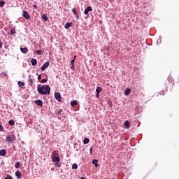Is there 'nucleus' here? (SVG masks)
<instances>
[{"label": "nucleus", "instance_id": "1", "mask_svg": "<svg viewBox=\"0 0 179 179\" xmlns=\"http://www.w3.org/2000/svg\"><path fill=\"white\" fill-rule=\"evenodd\" d=\"M38 93L39 94H50L51 93V88L50 85H38L37 87Z\"/></svg>", "mask_w": 179, "mask_h": 179}, {"label": "nucleus", "instance_id": "2", "mask_svg": "<svg viewBox=\"0 0 179 179\" xmlns=\"http://www.w3.org/2000/svg\"><path fill=\"white\" fill-rule=\"evenodd\" d=\"M6 141V142H10V143H13L16 141V136H15V134L7 135Z\"/></svg>", "mask_w": 179, "mask_h": 179}, {"label": "nucleus", "instance_id": "3", "mask_svg": "<svg viewBox=\"0 0 179 179\" xmlns=\"http://www.w3.org/2000/svg\"><path fill=\"white\" fill-rule=\"evenodd\" d=\"M22 16L25 19H27V20L30 19V14H29V13L26 10L22 11Z\"/></svg>", "mask_w": 179, "mask_h": 179}, {"label": "nucleus", "instance_id": "4", "mask_svg": "<svg viewBox=\"0 0 179 179\" xmlns=\"http://www.w3.org/2000/svg\"><path fill=\"white\" fill-rule=\"evenodd\" d=\"M52 160L53 162H57V163H59V161H60L61 159H59V157H57V155H53L52 156Z\"/></svg>", "mask_w": 179, "mask_h": 179}, {"label": "nucleus", "instance_id": "5", "mask_svg": "<svg viewBox=\"0 0 179 179\" xmlns=\"http://www.w3.org/2000/svg\"><path fill=\"white\" fill-rule=\"evenodd\" d=\"M50 66V62H46L42 66H41V71H45V69H47Z\"/></svg>", "mask_w": 179, "mask_h": 179}, {"label": "nucleus", "instance_id": "6", "mask_svg": "<svg viewBox=\"0 0 179 179\" xmlns=\"http://www.w3.org/2000/svg\"><path fill=\"white\" fill-rule=\"evenodd\" d=\"M55 97L57 101H61V94L59 92H55Z\"/></svg>", "mask_w": 179, "mask_h": 179}, {"label": "nucleus", "instance_id": "7", "mask_svg": "<svg viewBox=\"0 0 179 179\" xmlns=\"http://www.w3.org/2000/svg\"><path fill=\"white\" fill-rule=\"evenodd\" d=\"M92 6H88L84 11L85 15H89V12H92Z\"/></svg>", "mask_w": 179, "mask_h": 179}, {"label": "nucleus", "instance_id": "8", "mask_svg": "<svg viewBox=\"0 0 179 179\" xmlns=\"http://www.w3.org/2000/svg\"><path fill=\"white\" fill-rule=\"evenodd\" d=\"M15 176H16L17 178H18V179L22 178V172H20V171H16Z\"/></svg>", "mask_w": 179, "mask_h": 179}, {"label": "nucleus", "instance_id": "9", "mask_svg": "<svg viewBox=\"0 0 179 179\" xmlns=\"http://www.w3.org/2000/svg\"><path fill=\"white\" fill-rule=\"evenodd\" d=\"M20 50L22 52V54H27V51H29L27 48H20Z\"/></svg>", "mask_w": 179, "mask_h": 179}, {"label": "nucleus", "instance_id": "10", "mask_svg": "<svg viewBox=\"0 0 179 179\" xmlns=\"http://www.w3.org/2000/svg\"><path fill=\"white\" fill-rule=\"evenodd\" d=\"M69 27H72V22H67L64 25V28L66 29H69Z\"/></svg>", "mask_w": 179, "mask_h": 179}, {"label": "nucleus", "instance_id": "11", "mask_svg": "<svg viewBox=\"0 0 179 179\" xmlns=\"http://www.w3.org/2000/svg\"><path fill=\"white\" fill-rule=\"evenodd\" d=\"M35 103H36V104L37 106H40V107H41V106H43V101H42L41 100H40V99L36 100V101H35Z\"/></svg>", "mask_w": 179, "mask_h": 179}, {"label": "nucleus", "instance_id": "12", "mask_svg": "<svg viewBox=\"0 0 179 179\" xmlns=\"http://www.w3.org/2000/svg\"><path fill=\"white\" fill-rule=\"evenodd\" d=\"M31 64L34 66L35 65H37V59H31Z\"/></svg>", "mask_w": 179, "mask_h": 179}, {"label": "nucleus", "instance_id": "13", "mask_svg": "<svg viewBox=\"0 0 179 179\" xmlns=\"http://www.w3.org/2000/svg\"><path fill=\"white\" fill-rule=\"evenodd\" d=\"M71 106H72V107H75V106H78V101L76 100L71 101Z\"/></svg>", "mask_w": 179, "mask_h": 179}, {"label": "nucleus", "instance_id": "14", "mask_svg": "<svg viewBox=\"0 0 179 179\" xmlns=\"http://www.w3.org/2000/svg\"><path fill=\"white\" fill-rule=\"evenodd\" d=\"M97 163H99V161L97 159L92 160V164H94L95 167H99V164H97Z\"/></svg>", "mask_w": 179, "mask_h": 179}, {"label": "nucleus", "instance_id": "15", "mask_svg": "<svg viewBox=\"0 0 179 179\" xmlns=\"http://www.w3.org/2000/svg\"><path fill=\"white\" fill-rule=\"evenodd\" d=\"M6 150H0V156H6Z\"/></svg>", "mask_w": 179, "mask_h": 179}, {"label": "nucleus", "instance_id": "16", "mask_svg": "<svg viewBox=\"0 0 179 179\" xmlns=\"http://www.w3.org/2000/svg\"><path fill=\"white\" fill-rule=\"evenodd\" d=\"M72 12L75 15V16H77L78 19H79V16L78 15V11L76 10V8H73Z\"/></svg>", "mask_w": 179, "mask_h": 179}, {"label": "nucleus", "instance_id": "17", "mask_svg": "<svg viewBox=\"0 0 179 179\" xmlns=\"http://www.w3.org/2000/svg\"><path fill=\"white\" fill-rule=\"evenodd\" d=\"M124 127L125 128L128 129L131 126L129 125V121L127 120L124 122Z\"/></svg>", "mask_w": 179, "mask_h": 179}, {"label": "nucleus", "instance_id": "18", "mask_svg": "<svg viewBox=\"0 0 179 179\" xmlns=\"http://www.w3.org/2000/svg\"><path fill=\"white\" fill-rule=\"evenodd\" d=\"M129 93H131V89L127 88L125 91H124V94L125 96H128L129 94Z\"/></svg>", "mask_w": 179, "mask_h": 179}, {"label": "nucleus", "instance_id": "19", "mask_svg": "<svg viewBox=\"0 0 179 179\" xmlns=\"http://www.w3.org/2000/svg\"><path fill=\"white\" fill-rule=\"evenodd\" d=\"M42 19H43L45 22H47V20H48V17L45 14H43L42 15Z\"/></svg>", "mask_w": 179, "mask_h": 179}, {"label": "nucleus", "instance_id": "20", "mask_svg": "<svg viewBox=\"0 0 179 179\" xmlns=\"http://www.w3.org/2000/svg\"><path fill=\"white\" fill-rule=\"evenodd\" d=\"M55 114L56 115H61V114H62V110L59 109L56 110Z\"/></svg>", "mask_w": 179, "mask_h": 179}, {"label": "nucleus", "instance_id": "21", "mask_svg": "<svg viewBox=\"0 0 179 179\" xmlns=\"http://www.w3.org/2000/svg\"><path fill=\"white\" fill-rule=\"evenodd\" d=\"M72 169H73V170H78V164H72Z\"/></svg>", "mask_w": 179, "mask_h": 179}, {"label": "nucleus", "instance_id": "22", "mask_svg": "<svg viewBox=\"0 0 179 179\" xmlns=\"http://www.w3.org/2000/svg\"><path fill=\"white\" fill-rule=\"evenodd\" d=\"M101 90H103V88H101V87H97L96 92V93H100V92H101Z\"/></svg>", "mask_w": 179, "mask_h": 179}, {"label": "nucleus", "instance_id": "23", "mask_svg": "<svg viewBox=\"0 0 179 179\" xmlns=\"http://www.w3.org/2000/svg\"><path fill=\"white\" fill-rule=\"evenodd\" d=\"M18 85L20 87H22L24 86V83H23L22 81H18Z\"/></svg>", "mask_w": 179, "mask_h": 179}, {"label": "nucleus", "instance_id": "24", "mask_svg": "<svg viewBox=\"0 0 179 179\" xmlns=\"http://www.w3.org/2000/svg\"><path fill=\"white\" fill-rule=\"evenodd\" d=\"M9 125L13 126L15 125V121L13 120H10L8 122Z\"/></svg>", "mask_w": 179, "mask_h": 179}, {"label": "nucleus", "instance_id": "25", "mask_svg": "<svg viewBox=\"0 0 179 179\" xmlns=\"http://www.w3.org/2000/svg\"><path fill=\"white\" fill-rule=\"evenodd\" d=\"M89 142H90V141L87 138H85L83 141L84 145H86V144L89 143Z\"/></svg>", "mask_w": 179, "mask_h": 179}, {"label": "nucleus", "instance_id": "26", "mask_svg": "<svg viewBox=\"0 0 179 179\" xmlns=\"http://www.w3.org/2000/svg\"><path fill=\"white\" fill-rule=\"evenodd\" d=\"M3 6H5V1H0V7L3 8Z\"/></svg>", "mask_w": 179, "mask_h": 179}, {"label": "nucleus", "instance_id": "27", "mask_svg": "<svg viewBox=\"0 0 179 179\" xmlns=\"http://www.w3.org/2000/svg\"><path fill=\"white\" fill-rule=\"evenodd\" d=\"M108 106L109 107H113V102H112L111 101H108Z\"/></svg>", "mask_w": 179, "mask_h": 179}, {"label": "nucleus", "instance_id": "28", "mask_svg": "<svg viewBox=\"0 0 179 179\" xmlns=\"http://www.w3.org/2000/svg\"><path fill=\"white\" fill-rule=\"evenodd\" d=\"M20 166V164L19 162H16L15 167V169H19Z\"/></svg>", "mask_w": 179, "mask_h": 179}, {"label": "nucleus", "instance_id": "29", "mask_svg": "<svg viewBox=\"0 0 179 179\" xmlns=\"http://www.w3.org/2000/svg\"><path fill=\"white\" fill-rule=\"evenodd\" d=\"M42 52H43V50H36V54H38V55H41V54H42Z\"/></svg>", "mask_w": 179, "mask_h": 179}, {"label": "nucleus", "instance_id": "30", "mask_svg": "<svg viewBox=\"0 0 179 179\" xmlns=\"http://www.w3.org/2000/svg\"><path fill=\"white\" fill-rule=\"evenodd\" d=\"M47 83V79H45V78L41 80V83Z\"/></svg>", "mask_w": 179, "mask_h": 179}, {"label": "nucleus", "instance_id": "31", "mask_svg": "<svg viewBox=\"0 0 179 179\" xmlns=\"http://www.w3.org/2000/svg\"><path fill=\"white\" fill-rule=\"evenodd\" d=\"M90 155H92V154H93V147H91V148H90Z\"/></svg>", "mask_w": 179, "mask_h": 179}, {"label": "nucleus", "instance_id": "32", "mask_svg": "<svg viewBox=\"0 0 179 179\" xmlns=\"http://www.w3.org/2000/svg\"><path fill=\"white\" fill-rule=\"evenodd\" d=\"M15 33H16V31H15V29H12V30L10 31V34H11V36L13 35V34H15Z\"/></svg>", "mask_w": 179, "mask_h": 179}, {"label": "nucleus", "instance_id": "33", "mask_svg": "<svg viewBox=\"0 0 179 179\" xmlns=\"http://www.w3.org/2000/svg\"><path fill=\"white\" fill-rule=\"evenodd\" d=\"M4 179H13V178H12L10 176H7V177H6Z\"/></svg>", "mask_w": 179, "mask_h": 179}, {"label": "nucleus", "instance_id": "34", "mask_svg": "<svg viewBox=\"0 0 179 179\" xmlns=\"http://www.w3.org/2000/svg\"><path fill=\"white\" fill-rule=\"evenodd\" d=\"M55 165L57 166V167H61V163L57 162Z\"/></svg>", "mask_w": 179, "mask_h": 179}, {"label": "nucleus", "instance_id": "35", "mask_svg": "<svg viewBox=\"0 0 179 179\" xmlns=\"http://www.w3.org/2000/svg\"><path fill=\"white\" fill-rule=\"evenodd\" d=\"M29 80L30 83H33V82L34 81V80L30 78V77H29Z\"/></svg>", "mask_w": 179, "mask_h": 179}, {"label": "nucleus", "instance_id": "36", "mask_svg": "<svg viewBox=\"0 0 179 179\" xmlns=\"http://www.w3.org/2000/svg\"><path fill=\"white\" fill-rule=\"evenodd\" d=\"M96 97L97 99H99V97H100V93L96 92Z\"/></svg>", "mask_w": 179, "mask_h": 179}, {"label": "nucleus", "instance_id": "37", "mask_svg": "<svg viewBox=\"0 0 179 179\" xmlns=\"http://www.w3.org/2000/svg\"><path fill=\"white\" fill-rule=\"evenodd\" d=\"M3 45V43H2V41H0V50L1 48H2Z\"/></svg>", "mask_w": 179, "mask_h": 179}, {"label": "nucleus", "instance_id": "38", "mask_svg": "<svg viewBox=\"0 0 179 179\" xmlns=\"http://www.w3.org/2000/svg\"><path fill=\"white\" fill-rule=\"evenodd\" d=\"M0 131L2 132L3 131V127L0 124Z\"/></svg>", "mask_w": 179, "mask_h": 179}, {"label": "nucleus", "instance_id": "39", "mask_svg": "<svg viewBox=\"0 0 179 179\" xmlns=\"http://www.w3.org/2000/svg\"><path fill=\"white\" fill-rule=\"evenodd\" d=\"M71 65H75V59H73V60L71 61Z\"/></svg>", "mask_w": 179, "mask_h": 179}, {"label": "nucleus", "instance_id": "40", "mask_svg": "<svg viewBox=\"0 0 179 179\" xmlns=\"http://www.w3.org/2000/svg\"><path fill=\"white\" fill-rule=\"evenodd\" d=\"M40 79H41V74H39L38 76V80H40Z\"/></svg>", "mask_w": 179, "mask_h": 179}, {"label": "nucleus", "instance_id": "41", "mask_svg": "<svg viewBox=\"0 0 179 179\" xmlns=\"http://www.w3.org/2000/svg\"><path fill=\"white\" fill-rule=\"evenodd\" d=\"M33 7L34 8V9H37V6L36 4H34Z\"/></svg>", "mask_w": 179, "mask_h": 179}, {"label": "nucleus", "instance_id": "42", "mask_svg": "<svg viewBox=\"0 0 179 179\" xmlns=\"http://www.w3.org/2000/svg\"><path fill=\"white\" fill-rule=\"evenodd\" d=\"M71 69H74V68H75V64H73V65H71Z\"/></svg>", "mask_w": 179, "mask_h": 179}, {"label": "nucleus", "instance_id": "43", "mask_svg": "<svg viewBox=\"0 0 179 179\" xmlns=\"http://www.w3.org/2000/svg\"><path fill=\"white\" fill-rule=\"evenodd\" d=\"M76 57H77L76 55L74 56V59H73L74 61H75V59H76Z\"/></svg>", "mask_w": 179, "mask_h": 179}, {"label": "nucleus", "instance_id": "44", "mask_svg": "<svg viewBox=\"0 0 179 179\" xmlns=\"http://www.w3.org/2000/svg\"><path fill=\"white\" fill-rule=\"evenodd\" d=\"M87 17H89V15H87V17H85L86 19H87Z\"/></svg>", "mask_w": 179, "mask_h": 179}, {"label": "nucleus", "instance_id": "45", "mask_svg": "<svg viewBox=\"0 0 179 179\" xmlns=\"http://www.w3.org/2000/svg\"><path fill=\"white\" fill-rule=\"evenodd\" d=\"M99 1H103V0H99Z\"/></svg>", "mask_w": 179, "mask_h": 179}]
</instances>
